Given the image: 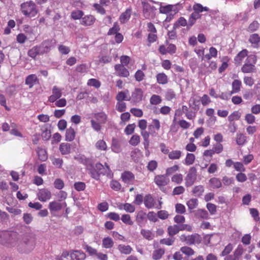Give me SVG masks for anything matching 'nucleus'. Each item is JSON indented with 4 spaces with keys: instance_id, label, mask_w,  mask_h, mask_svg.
Returning <instances> with one entry per match:
<instances>
[{
    "instance_id": "obj_1",
    "label": "nucleus",
    "mask_w": 260,
    "mask_h": 260,
    "mask_svg": "<svg viewBox=\"0 0 260 260\" xmlns=\"http://www.w3.org/2000/svg\"><path fill=\"white\" fill-rule=\"evenodd\" d=\"M1 235L5 237L9 236L10 239L8 244L12 247L16 246L19 252L28 253L32 251L36 245V238L33 234H27L23 236L20 241H19L18 236L13 233L9 235L7 232H3Z\"/></svg>"
},
{
    "instance_id": "obj_2",
    "label": "nucleus",
    "mask_w": 260,
    "mask_h": 260,
    "mask_svg": "<svg viewBox=\"0 0 260 260\" xmlns=\"http://www.w3.org/2000/svg\"><path fill=\"white\" fill-rule=\"evenodd\" d=\"M87 169L90 176L96 180L100 179L101 175H106L109 178H112L113 176L109 166L106 163L104 166L100 162L92 164L91 161L90 165L87 166Z\"/></svg>"
},
{
    "instance_id": "obj_3",
    "label": "nucleus",
    "mask_w": 260,
    "mask_h": 260,
    "mask_svg": "<svg viewBox=\"0 0 260 260\" xmlns=\"http://www.w3.org/2000/svg\"><path fill=\"white\" fill-rule=\"evenodd\" d=\"M95 119L90 120L91 127L96 132L102 129L103 124H105L108 120L107 115L104 112H100L94 114Z\"/></svg>"
},
{
    "instance_id": "obj_4",
    "label": "nucleus",
    "mask_w": 260,
    "mask_h": 260,
    "mask_svg": "<svg viewBox=\"0 0 260 260\" xmlns=\"http://www.w3.org/2000/svg\"><path fill=\"white\" fill-rule=\"evenodd\" d=\"M21 10L24 15L28 17H34L38 13L36 4L31 1L22 3Z\"/></svg>"
},
{
    "instance_id": "obj_5",
    "label": "nucleus",
    "mask_w": 260,
    "mask_h": 260,
    "mask_svg": "<svg viewBox=\"0 0 260 260\" xmlns=\"http://www.w3.org/2000/svg\"><path fill=\"white\" fill-rule=\"evenodd\" d=\"M256 61V57L255 55H249L246 60L245 64L242 66L241 71L244 73H251L254 72L255 67L254 64Z\"/></svg>"
},
{
    "instance_id": "obj_6",
    "label": "nucleus",
    "mask_w": 260,
    "mask_h": 260,
    "mask_svg": "<svg viewBox=\"0 0 260 260\" xmlns=\"http://www.w3.org/2000/svg\"><path fill=\"white\" fill-rule=\"evenodd\" d=\"M197 169L194 167H192L189 169L188 172L185 178L186 186H191L194 184L197 180Z\"/></svg>"
},
{
    "instance_id": "obj_7",
    "label": "nucleus",
    "mask_w": 260,
    "mask_h": 260,
    "mask_svg": "<svg viewBox=\"0 0 260 260\" xmlns=\"http://www.w3.org/2000/svg\"><path fill=\"white\" fill-rule=\"evenodd\" d=\"M55 41L54 40H47L43 41L39 47L41 53L44 54L49 52L55 46Z\"/></svg>"
},
{
    "instance_id": "obj_8",
    "label": "nucleus",
    "mask_w": 260,
    "mask_h": 260,
    "mask_svg": "<svg viewBox=\"0 0 260 260\" xmlns=\"http://www.w3.org/2000/svg\"><path fill=\"white\" fill-rule=\"evenodd\" d=\"M169 179L166 175H156L154 179V182L161 190H164V187L169 183Z\"/></svg>"
},
{
    "instance_id": "obj_9",
    "label": "nucleus",
    "mask_w": 260,
    "mask_h": 260,
    "mask_svg": "<svg viewBox=\"0 0 260 260\" xmlns=\"http://www.w3.org/2000/svg\"><path fill=\"white\" fill-rule=\"evenodd\" d=\"M67 204L65 202L61 203L59 201H53L49 203L48 208L51 213H56L60 211L62 208H66Z\"/></svg>"
},
{
    "instance_id": "obj_10",
    "label": "nucleus",
    "mask_w": 260,
    "mask_h": 260,
    "mask_svg": "<svg viewBox=\"0 0 260 260\" xmlns=\"http://www.w3.org/2000/svg\"><path fill=\"white\" fill-rule=\"evenodd\" d=\"M62 90L57 86H53L52 88V94L48 98V102L53 103L57 100L60 98L62 95Z\"/></svg>"
},
{
    "instance_id": "obj_11",
    "label": "nucleus",
    "mask_w": 260,
    "mask_h": 260,
    "mask_svg": "<svg viewBox=\"0 0 260 260\" xmlns=\"http://www.w3.org/2000/svg\"><path fill=\"white\" fill-rule=\"evenodd\" d=\"M182 241H185L188 245L194 244L200 242V236L198 234L186 236L182 235L180 237Z\"/></svg>"
},
{
    "instance_id": "obj_12",
    "label": "nucleus",
    "mask_w": 260,
    "mask_h": 260,
    "mask_svg": "<svg viewBox=\"0 0 260 260\" xmlns=\"http://www.w3.org/2000/svg\"><path fill=\"white\" fill-rule=\"evenodd\" d=\"M143 97V91L141 88H135L132 92V95L130 98L131 102L134 104L140 102Z\"/></svg>"
},
{
    "instance_id": "obj_13",
    "label": "nucleus",
    "mask_w": 260,
    "mask_h": 260,
    "mask_svg": "<svg viewBox=\"0 0 260 260\" xmlns=\"http://www.w3.org/2000/svg\"><path fill=\"white\" fill-rule=\"evenodd\" d=\"M37 197L40 201L45 202L51 199V193L48 189L43 188L39 190Z\"/></svg>"
},
{
    "instance_id": "obj_14",
    "label": "nucleus",
    "mask_w": 260,
    "mask_h": 260,
    "mask_svg": "<svg viewBox=\"0 0 260 260\" xmlns=\"http://www.w3.org/2000/svg\"><path fill=\"white\" fill-rule=\"evenodd\" d=\"M114 68L116 72V75L119 77H127L129 75V71L124 66L120 64H116Z\"/></svg>"
},
{
    "instance_id": "obj_15",
    "label": "nucleus",
    "mask_w": 260,
    "mask_h": 260,
    "mask_svg": "<svg viewBox=\"0 0 260 260\" xmlns=\"http://www.w3.org/2000/svg\"><path fill=\"white\" fill-rule=\"evenodd\" d=\"M121 179L125 183L132 184L135 180V176L132 172L125 171L121 174Z\"/></svg>"
},
{
    "instance_id": "obj_16",
    "label": "nucleus",
    "mask_w": 260,
    "mask_h": 260,
    "mask_svg": "<svg viewBox=\"0 0 260 260\" xmlns=\"http://www.w3.org/2000/svg\"><path fill=\"white\" fill-rule=\"evenodd\" d=\"M95 21V18L93 16L88 15L82 18L80 24L84 26H90L94 23Z\"/></svg>"
},
{
    "instance_id": "obj_17",
    "label": "nucleus",
    "mask_w": 260,
    "mask_h": 260,
    "mask_svg": "<svg viewBox=\"0 0 260 260\" xmlns=\"http://www.w3.org/2000/svg\"><path fill=\"white\" fill-rule=\"evenodd\" d=\"M39 80L35 74H31L27 76L26 77L25 83L26 85H28L29 88H31L33 86L38 83Z\"/></svg>"
},
{
    "instance_id": "obj_18",
    "label": "nucleus",
    "mask_w": 260,
    "mask_h": 260,
    "mask_svg": "<svg viewBox=\"0 0 260 260\" xmlns=\"http://www.w3.org/2000/svg\"><path fill=\"white\" fill-rule=\"evenodd\" d=\"M71 258L72 260H84L86 255L80 250H74L71 253Z\"/></svg>"
},
{
    "instance_id": "obj_19",
    "label": "nucleus",
    "mask_w": 260,
    "mask_h": 260,
    "mask_svg": "<svg viewBox=\"0 0 260 260\" xmlns=\"http://www.w3.org/2000/svg\"><path fill=\"white\" fill-rule=\"evenodd\" d=\"M248 55V51L246 49H243L240 51L235 57V63L240 65L243 59Z\"/></svg>"
},
{
    "instance_id": "obj_20",
    "label": "nucleus",
    "mask_w": 260,
    "mask_h": 260,
    "mask_svg": "<svg viewBox=\"0 0 260 260\" xmlns=\"http://www.w3.org/2000/svg\"><path fill=\"white\" fill-rule=\"evenodd\" d=\"M144 203L145 207L148 209H151L154 206V200L151 195H146L144 199Z\"/></svg>"
},
{
    "instance_id": "obj_21",
    "label": "nucleus",
    "mask_w": 260,
    "mask_h": 260,
    "mask_svg": "<svg viewBox=\"0 0 260 260\" xmlns=\"http://www.w3.org/2000/svg\"><path fill=\"white\" fill-rule=\"evenodd\" d=\"M118 250L120 253L128 255L133 251V248L129 245H125L124 244H119L117 247Z\"/></svg>"
},
{
    "instance_id": "obj_22",
    "label": "nucleus",
    "mask_w": 260,
    "mask_h": 260,
    "mask_svg": "<svg viewBox=\"0 0 260 260\" xmlns=\"http://www.w3.org/2000/svg\"><path fill=\"white\" fill-rule=\"evenodd\" d=\"M59 149L62 155L68 154L71 152V145L69 143H62L60 144Z\"/></svg>"
},
{
    "instance_id": "obj_23",
    "label": "nucleus",
    "mask_w": 260,
    "mask_h": 260,
    "mask_svg": "<svg viewBox=\"0 0 260 260\" xmlns=\"http://www.w3.org/2000/svg\"><path fill=\"white\" fill-rule=\"evenodd\" d=\"M27 54L29 57L32 58H35L38 55H42V53H41V50L39 46H35L29 49L28 51Z\"/></svg>"
},
{
    "instance_id": "obj_24",
    "label": "nucleus",
    "mask_w": 260,
    "mask_h": 260,
    "mask_svg": "<svg viewBox=\"0 0 260 260\" xmlns=\"http://www.w3.org/2000/svg\"><path fill=\"white\" fill-rule=\"evenodd\" d=\"M209 184L213 189L220 188L222 186V183L219 178L213 177L209 180Z\"/></svg>"
},
{
    "instance_id": "obj_25",
    "label": "nucleus",
    "mask_w": 260,
    "mask_h": 260,
    "mask_svg": "<svg viewBox=\"0 0 260 260\" xmlns=\"http://www.w3.org/2000/svg\"><path fill=\"white\" fill-rule=\"evenodd\" d=\"M128 93V90H125L124 91L119 92L116 97L117 101L118 102H122L123 100L130 101V98L127 96V94Z\"/></svg>"
},
{
    "instance_id": "obj_26",
    "label": "nucleus",
    "mask_w": 260,
    "mask_h": 260,
    "mask_svg": "<svg viewBox=\"0 0 260 260\" xmlns=\"http://www.w3.org/2000/svg\"><path fill=\"white\" fill-rule=\"evenodd\" d=\"M157 82L159 84H166L168 82V76L164 73H158L156 76Z\"/></svg>"
},
{
    "instance_id": "obj_27",
    "label": "nucleus",
    "mask_w": 260,
    "mask_h": 260,
    "mask_svg": "<svg viewBox=\"0 0 260 260\" xmlns=\"http://www.w3.org/2000/svg\"><path fill=\"white\" fill-rule=\"evenodd\" d=\"M132 13V10L131 9H127L126 11L122 13L120 16L119 20L122 23H124L129 20Z\"/></svg>"
},
{
    "instance_id": "obj_28",
    "label": "nucleus",
    "mask_w": 260,
    "mask_h": 260,
    "mask_svg": "<svg viewBox=\"0 0 260 260\" xmlns=\"http://www.w3.org/2000/svg\"><path fill=\"white\" fill-rule=\"evenodd\" d=\"M76 133L74 129L72 127L68 128L66 133V140L68 141H72L75 137Z\"/></svg>"
},
{
    "instance_id": "obj_29",
    "label": "nucleus",
    "mask_w": 260,
    "mask_h": 260,
    "mask_svg": "<svg viewBox=\"0 0 260 260\" xmlns=\"http://www.w3.org/2000/svg\"><path fill=\"white\" fill-rule=\"evenodd\" d=\"M74 159L78 162L85 165L86 166V168H87V166L90 165L91 162V161L87 159L84 155L81 154H78L75 156Z\"/></svg>"
},
{
    "instance_id": "obj_30",
    "label": "nucleus",
    "mask_w": 260,
    "mask_h": 260,
    "mask_svg": "<svg viewBox=\"0 0 260 260\" xmlns=\"http://www.w3.org/2000/svg\"><path fill=\"white\" fill-rule=\"evenodd\" d=\"M201 17V15H200L199 13L194 11L190 16L189 20H188V26L191 27L192 26L195 22L196 20L200 18Z\"/></svg>"
},
{
    "instance_id": "obj_31",
    "label": "nucleus",
    "mask_w": 260,
    "mask_h": 260,
    "mask_svg": "<svg viewBox=\"0 0 260 260\" xmlns=\"http://www.w3.org/2000/svg\"><path fill=\"white\" fill-rule=\"evenodd\" d=\"M37 152L40 160L45 161L47 159V153L45 149L39 147L37 149Z\"/></svg>"
},
{
    "instance_id": "obj_32",
    "label": "nucleus",
    "mask_w": 260,
    "mask_h": 260,
    "mask_svg": "<svg viewBox=\"0 0 260 260\" xmlns=\"http://www.w3.org/2000/svg\"><path fill=\"white\" fill-rule=\"evenodd\" d=\"M180 231V226L179 225H174L169 226L168 228V232L169 236H173L177 234Z\"/></svg>"
},
{
    "instance_id": "obj_33",
    "label": "nucleus",
    "mask_w": 260,
    "mask_h": 260,
    "mask_svg": "<svg viewBox=\"0 0 260 260\" xmlns=\"http://www.w3.org/2000/svg\"><path fill=\"white\" fill-rule=\"evenodd\" d=\"M204 192V187L203 185H200L195 186L193 189L192 192L196 197L201 196Z\"/></svg>"
},
{
    "instance_id": "obj_34",
    "label": "nucleus",
    "mask_w": 260,
    "mask_h": 260,
    "mask_svg": "<svg viewBox=\"0 0 260 260\" xmlns=\"http://www.w3.org/2000/svg\"><path fill=\"white\" fill-rule=\"evenodd\" d=\"M114 245L113 240L110 237H106L103 239L102 246L105 248H111Z\"/></svg>"
},
{
    "instance_id": "obj_35",
    "label": "nucleus",
    "mask_w": 260,
    "mask_h": 260,
    "mask_svg": "<svg viewBox=\"0 0 260 260\" xmlns=\"http://www.w3.org/2000/svg\"><path fill=\"white\" fill-rule=\"evenodd\" d=\"M196 216L198 218H200L203 219H209V218L208 212L204 209L197 210L196 213Z\"/></svg>"
},
{
    "instance_id": "obj_36",
    "label": "nucleus",
    "mask_w": 260,
    "mask_h": 260,
    "mask_svg": "<svg viewBox=\"0 0 260 260\" xmlns=\"http://www.w3.org/2000/svg\"><path fill=\"white\" fill-rule=\"evenodd\" d=\"M164 253L165 250L164 249H158L153 251L152 253V258L154 260L159 259L161 258Z\"/></svg>"
},
{
    "instance_id": "obj_37",
    "label": "nucleus",
    "mask_w": 260,
    "mask_h": 260,
    "mask_svg": "<svg viewBox=\"0 0 260 260\" xmlns=\"http://www.w3.org/2000/svg\"><path fill=\"white\" fill-rule=\"evenodd\" d=\"M141 234L145 239L148 240H151L154 237V234L150 230H148L142 229L141 230Z\"/></svg>"
},
{
    "instance_id": "obj_38",
    "label": "nucleus",
    "mask_w": 260,
    "mask_h": 260,
    "mask_svg": "<svg viewBox=\"0 0 260 260\" xmlns=\"http://www.w3.org/2000/svg\"><path fill=\"white\" fill-rule=\"evenodd\" d=\"M84 13L81 10H77L71 12V17L74 20L81 19Z\"/></svg>"
},
{
    "instance_id": "obj_39",
    "label": "nucleus",
    "mask_w": 260,
    "mask_h": 260,
    "mask_svg": "<svg viewBox=\"0 0 260 260\" xmlns=\"http://www.w3.org/2000/svg\"><path fill=\"white\" fill-rule=\"evenodd\" d=\"M241 81L239 80H235L232 83V93H237L240 90Z\"/></svg>"
},
{
    "instance_id": "obj_40",
    "label": "nucleus",
    "mask_w": 260,
    "mask_h": 260,
    "mask_svg": "<svg viewBox=\"0 0 260 260\" xmlns=\"http://www.w3.org/2000/svg\"><path fill=\"white\" fill-rule=\"evenodd\" d=\"M193 10L194 11L200 14V13H201L203 11H208L209 10V9L207 7H203L200 4L197 3L195 4L193 6Z\"/></svg>"
},
{
    "instance_id": "obj_41",
    "label": "nucleus",
    "mask_w": 260,
    "mask_h": 260,
    "mask_svg": "<svg viewBox=\"0 0 260 260\" xmlns=\"http://www.w3.org/2000/svg\"><path fill=\"white\" fill-rule=\"evenodd\" d=\"M182 152L180 150H173L169 152L168 157L171 159H179L181 156Z\"/></svg>"
},
{
    "instance_id": "obj_42",
    "label": "nucleus",
    "mask_w": 260,
    "mask_h": 260,
    "mask_svg": "<svg viewBox=\"0 0 260 260\" xmlns=\"http://www.w3.org/2000/svg\"><path fill=\"white\" fill-rule=\"evenodd\" d=\"M95 146L97 149L101 151H105L107 148L106 142L103 140L98 141L95 143Z\"/></svg>"
},
{
    "instance_id": "obj_43",
    "label": "nucleus",
    "mask_w": 260,
    "mask_h": 260,
    "mask_svg": "<svg viewBox=\"0 0 260 260\" xmlns=\"http://www.w3.org/2000/svg\"><path fill=\"white\" fill-rule=\"evenodd\" d=\"M161 97L156 94H153L150 99V103L153 105H157L161 102Z\"/></svg>"
},
{
    "instance_id": "obj_44",
    "label": "nucleus",
    "mask_w": 260,
    "mask_h": 260,
    "mask_svg": "<svg viewBox=\"0 0 260 260\" xmlns=\"http://www.w3.org/2000/svg\"><path fill=\"white\" fill-rule=\"evenodd\" d=\"M189 210H192L197 208L198 205V200L197 199H191L186 203Z\"/></svg>"
},
{
    "instance_id": "obj_45",
    "label": "nucleus",
    "mask_w": 260,
    "mask_h": 260,
    "mask_svg": "<svg viewBox=\"0 0 260 260\" xmlns=\"http://www.w3.org/2000/svg\"><path fill=\"white\" fill-rule=\"evenodd\" d=\"M143 13L146 18H149L152 16L153 12L150 6L146 5L144 8Z\"/></svg>"
},
{
    "instance_id": "obj_46",
    "label": "nucleus",
    "mask_w": 260,
    "mask_h": 260,
    "mask_svg": "<svg viewBox=\"0 0 260 260\" xmlns=\"http://www.w3.org/2000/svg\"><path fill=\"white\" fill-rule=\"evenodd\" d=\"M140 142V137L137 134L134 135L129 140L130 145L136 146L138 145Z\"/></svg>"
},
{
    "instance_id": "obj_47",
    "label": "nucleus",
    "mask_w": 260,
    "mask_h": 260,
    "mask_svg": "<svg viewBox=\"0 0 260 260\" xmlns=\"http://www.w3.org/2000/svg\"><path fill=\"white\" fill-rule=\"evenodd\" d=\"M241 116V114L238 111H235L229 116L228 120L230 122L238 120L240 119Z\"/></svg>"
},
{
    "instance_id": "obj_48",
    "label": "nucleus",
    "mask_w": 260,
    "mask_h": 260,
    "mask_svg": "<svg viewBox=\"0 0 260 260\" xmlns=\"http://www.w3.org/2000/svg\"><path fill=\"white\" fill-rule=\"evenodd\" d=\"M249 41L252 44L256 46L260 41V37L257 34H252L250 36Z\"/></svg>"
},
{
    "instance_id": "obj_49",
    "label": "nucleus",
    "mask_w": 260,
    "mask_h": 260,
    "mask_svg": "<svg viewBox=\"0 0 260 260\" xmlns=\"http://www.w3.org/2000/svg\"><path fill=\"white\" fill-rule=\"evenodd\" d=\"M246 137L242 134L237 135L236 143L239 145H243L246 141Z\"/></svg>"
},
{
    "instance_id": "obj_50",
    "label": "nucleus",
    "mask_w": 260,
    "mask_h": 260,
    "mask_svg": "<svg viewBox=\"0 0 260 260\" xmlns=\"http://www.w3.org/2000/svg\"><path fill=\"white\" fill-rule=\"evenodd\" d=\"M180 250L182 253L187 256H191L194 254V250L190 247L187 246L182 247Z\"/></svg>"
},
{
    "instance_id": "obj_51",
    "label": "nucleus",
    "mask_w": 260,
    "mask_h": 260,
    "mask_svg": "<svg viewBox=\"0 0 260 260\" xmlns=\"http://www.w3.org/2000/svg\"><path fill=\"white\" fill-rule=\"evenodd\" d=\"M195 159V156L192 153H187L185 159V165L189 166L192 165Z\"/></svg>"
},
{
    "instance_id": "obj_52",
    "label": "nucleus",
    "mask_w": 260,
    "mask_h": 260,
    "mask_svg": "<svg viewBox=\"0 0 260 260\" xmlns=\"http://www.w3.org/2000/svg\"><path fill=\"white\" fill-rule=\"evenodd\" d=\"M52 161V164L58 168L62 167L63 164V160L60 158H55L54 157H50Z\"/></svg>"
},
{
    "instance_id": "obj_53",
    "label": "nucleus",
    "mask_w": 260,
    "mask_h": 260,
    "mask_svg": "<svg viewBox=\"0 0 260 260\" xmlns=\"http://www.w3.org/2000/svg\"><path fill=\"white\" fill-rule=\"evenodd\" d=\"M54 106L57 107L62 108L67 105V100L64 98H59L54 103Z\"/></svg>"
},
{
    "instance_id": "obj_54",
    "label": "nucleus",
    "mask_w": 260,
    "mask_h": 260,
    "mask_svg": "<svg viewBox=\"0 0 260 260\" xmlns=\"http://www.w3.org/2000/svg\"><path fill=\"white\" fill-rule=\"evenodd\" d=\"M171 180L176 184H181L183 181V175L181 174H176L173 176Z\"/></svg>"
},
{
    "instance_id": "obj_55",
    "label": "nucleus",
    "mask_w": 260,
    "mask_h": 260,
    "mask_svg": "<svg viewBox=\"0 0 260 260\" xmlns=\"http://www.w3.org/2000/svg\"><path fill=\"white\" fill-rule=\"evenodd\" d=\"M122 221L127 225H133V222L131 219V216L129 214H123L121 218Z\"/></svg>"
},
{
    "instance_id": "obj_56",
    "label": "nucleus",
    "mask_w": 260,
    "mask_h": 260,
    "mask_svg": "<svg viewBox=\"0 0 260 260\" xmlns=\"http://www.w3.org/2000/svg\"><path fill=\"white\" fill-rule=\"evenodd\" d=\"M244 252V249L242 245H239L237 248L236 249L234 252V254L235 257L237 258L239 260L240 257L242 255Z\"/></svg>"
},
{
    "instance_id": "obj_57",
    "label": "nucleus",
    "mask_w": 260,
    "mask_h": 260,
    "mask_svg": "<svg viewBox=\"0 0 260 260\" xmlns=\"http://www.w3.org/2000/svg\"><path fill=\"white\" fill-rule=\"evenodd\" d=\"M158 164L156 161L152 160L150 161L147 166V169L150 172H153L157 168Z\"/></svg>"
},
{
    "instance_id": "obj_58",
    "label": "nucleus",
    "mask_w": 260,
    "mask_h": 260,
    "mask_svg": "<svg viewBox=\"0 0 260 260\" xmlns=\"http://www.w3.org/2000/svg\"><path fill=\"white\" fill-rule=\"evenodd\" d=\"M87 85L98 88L101 86V82L97 79L92 78L88 80Z\"/></svg>"
},
{
    "instance_id": "obj_59",
    "label": "nucleus",
    "mask_w": 260,
    "mask_h": 260,
    "mask_svg": "<svg viewBox=\"0 0 260 260\" xmlns=\"http://www.w3.org/2000/svg\"><path fill=\"white\" fill-rule=\"evenodd\" d=\"M74 187L75 189L78 191H83L86 187V185L84 182H77L75 183Z\"/></svg>"
},
{
    "instance_id": "obj_60",
    "label": "nucleus",
    "mask_w": 260,
    "mask_h": 260,
    "mask_svg": "<svg viewBox=\"0 0 260 260\" xmlns=\"http://www.w3.org/2000/svg\"><path fill=\"white\" fill-rule=\"evenodd\" d=\"M245 120L248 124H253L255 122V117L252 114L249 113L246 114L245 116Z\"/></svg>"
},
{
    "instance_id": "obj_61",
    "label": "nucleus",
    "mask_w": 260,
    "mask_h": 260,
    "mask_svg": "<svg viewBox=\"0 0 260 260\" xmlns=\"http://www.w3.org/2000/svg\"><path fill=\"white\" fill-rule=\"evenodd\" d=\"M233 247L231 244H229L225 246L224 250L222 251L220 254L221 256H224L229 254L232 250Z\"/></svg>"
},
{
    "instance_id": "obj_62",
    "label": "nucleus",
    "mask_w": 260,
    "mask_h": 260,
    "mask_svg": "<svg viewBox=\"0 0 260 260\" xmlns=\"http://www.w3.org/2000/svg\"><path fill=\"white\" fill-rule=\"evenodd\" d=\"M107 217L109 219L113 220L115 221H117L120 220L119 215L115 212H109L107 214Z\"/></svg>"
},
{
    "instance_id": "obj_63",
    "label": "nucleus",
    "mask_w": 260,
    "mask_h": 260,
    "mask_svg": "<svg viewBox=\"0 0 260 260\" xmlns=\"http://www.w3.org/2000/svg\"><path fill=\"white\" fill-rule=\"evenodd\" d=\"M119 27L117 23H115L114 24L113 26L111 28L108 32V35H116V34H118V31L119 30Z\"/></svg>"
},
{
    "instance_id": "obj_64",
    "label": "nucleus",
    "mask_w": 260,
    "mask_h": 260,
    "mask_svg": "<svg viewBox=\"0 0 260 260\" xmlns=\"http://www.w3.org/2000/svg\"><path fill=\"white\" fill-rule=\"evenodd\" d=\"M130 111L135 116L137 117H141L143 114L142 110L138 108H132Z\"/></svg>"
}]
</instances>
